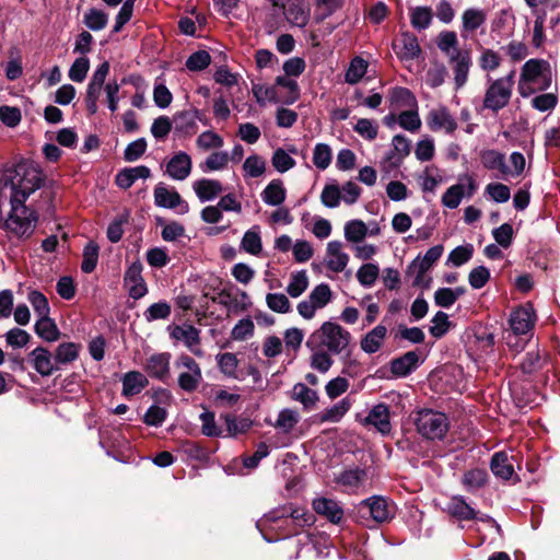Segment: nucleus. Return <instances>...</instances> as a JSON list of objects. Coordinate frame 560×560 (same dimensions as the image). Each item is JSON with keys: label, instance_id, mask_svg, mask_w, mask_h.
Instances as JSON below:
<instances>
[{"label": "nucleus", "instance_id": "9d476101", "mask_svg": "<svg viewBox=\"0 0 560 560\" xmlns=\"http://www.w3.org/2000/svg\"><path fill=\"white\" fill-rule=\"evenodd\" d=\"M324 262L334 272H341L346 269L349 262V255L343 252L341 242L330 241L327 243Z\"/></svg>", "mask_w": 560, "mask_h": 560}, {"label": "nucleus", "instance_id": "2f4dec72", "mask_svg": "<svg viewBox=\"0 0 560 560\" xmlns=\"http://www.w3.org/2000/svg\"><path fill=\"white\" fill-rule=\"evenodd\" d=\"M438 47L448 58H455V56L465 52V50L458 48L457 35L452 31H443L439 34Z\"/></svg>", "mask_w": 560, "mask_h": 560}, {"label": "nucleus", "instance_id": "3c124183", "mask_svg": "<svg viewBox=\"0 0 560 560\" xmlns=\"http://www.w3.org/2000/svg\"><path fill=\"white\" fill-rule=\"evenodd\" d=\"M481 163L488 170H498L501 177L504 178V154L495 150H487L481 153Z\"/></svg>", "mask_w": 560, "mask_h": 560}, {"label": "nucleus", "instance_id": "39448f33", "mask_svg": "<svg viewBox=\"0 0 560 560\" xmlns=\"http://www.w3.org/2000/svg\"><path fill=\"white\" fill-rule=\"evenodd\" d=\"M415 423L418 432L425 439H442L448 431V420L442 412L423 409L417 412Z\"/></svg>", "mask_w": 560, "mask_h": 560}, {"label": "nucleus", "instance_id": "7ed1b4c3", "mask_svg": "<svg viewBox=\"0 0 560 560\" xmlns=\"http://www.w3.org/2000/svg\"><path fill=\"white\" fill-rule=\"evenodd\" d=\"M351 335L340 325L332 322H325L319 329L314 331L306 345L310 348H324L330 353L339 354L348 347Z\"/></svg>", "mask_w": 560, "mask_h": 560}, {"label": "nucleus", "instance_id": "8fccbe9b", "mask_svg": "<svg viewBox=\"0 0 560 560\" xmlns=\"http://www.w3.org/2000/svg\"><path fill=\"white\" fill-rule=\"evenodd\" d=\"M545 363V354L538 349L528 351L521 363V370L524 374H533L539 371Z\"/></svg>", "mask_w": 560, "mask_h": 560}, {"label": "nucleus", "instance_id": "4d7b16f0", "mask_svg": "<svg viewBox=\"0 0 560 560\" xmlns=\"http://www.w3.org/2000/svg\"><path fill=\"white\" fill-rule=\"evenodd\" d=\"M78 358V346L73 342L60 343L56 349L55 361L58 364H67Z\"/></svg>", "mask_w": 560, "mask_h": 560}, {"label": "nucleus", "instance_id": "603ef678", "mask_svg": "<svg viewBox=\"0 0 560 560\" xmlns=\"http://www.w3.org/2000/svg\"><path fill=\"white\" fill-rule=\"evenodd\" d=\"M308 287V276L305 270L292 273L287 292L292 298L300 296Z\"/></svg>", "mask_w": 560, "mask_h": 560}, {"label": "nucleus", "instance_id": "c756f323", "mask_svg": "<svg viewBox=\"0 0 560 560\" xmlns=\"http://www.w3.org/2000/svg\"><path fill=\"white\" fill-rule=\"evenodd\" d=\"M490 466L494 476L504 480H509L514 474V468L511 458L504 452L495 453L492 456Z\"/></svg>", "mask_w": 560, "mask_h": 560}, {"label": "nucleus", "instance_id": "f3484780", "mask_svg": "<svg viewBox=\"0 0 560 560\" xmlns=\"http://www.w3.org/2000/svg\"><path fill=\"white\" fill-rule=\"evenodd\" d=\"M170 353H155L148 358L144 369L151 377L164 381L170 376Z\"/></svg>", "mask_w": 560, "mask_h": 560}, {"label": "nucleus", "instance_id": "e433bc0d", "mask_svg": "<svg viewBox=\"0 0 560 560\" xmlns=\"http://www.w3.org/2000/svg\"><path fill=\"white\" fill-rule=\"evenodd\" d=\"M267 170V163L264 158L257 154H253L246 158L243 164L244 177L256 178L265 174Z\"/></svg>", "mask_w": 560, "mask_h": 560}, {"label": "nucleus", "instance_id": "bf43d9fd", "mask_svg": "<svg viewBox=\"0 0 560 560\" xmlns=\"http://www.w3.org/2000/svg\"><path fill=\"white\" fill-rule=\"evenodd\" d=\"M485 194L493 201L503 203L511 197L510 188L501 183H490L485 188Z\"/></svg>", "mask_w": 560, "mask_h": 560}, {"label": "nucleus", "instance_id": "cd10ccee", "mask_svg": "<svg viewBox=\"0 0 560 560\" xmlns=\"http://www.w3.org/2000/svg\"><path fill=\"white\" fill-rule=\"evenodd\" d=\"M150 168L144 165L129 167L120 171L116 176V184L124 189L129 188L137 179L150 177Z\"/></svg>", "mask_w": 560, "mask_h": 560}, {"label": "nucleus", "instance_id": "f704fd0d", "mask_svg": "<svg viewBox=\"0 0 560 560\" xmlns=\"http://www.w3.org/2000/svg\"><path fill=\"white\" fill-rule=\"evenodd\" d=\"M443 246L436 245L427 250L422 258L413 261L412 266L418 270L417 279L423 276L432 265L442 256Z\"/></svg>", "mask_w": 560, "mask_h": 560}, {"label": "nucleus", "instance_id": "2eb2a0df", "mask_svg": "<svg viewBox=\"0 0 560 560\" xmlns=\"http://www.w3.org/2000/svg\"><path fill=\"white\" fill-rule=\"evenodd\" d=\"M393 47L401 60H413L421 52L417 37L410 33H402L400 38L393 44Z\"/></svg>", "mask_w": 560, "mask_h": 560}, {"label": "nucleus", "instance_id": "7c9ffc66", "mask_svg": "<svg viewBox=\"0 0 560 560\" xmlns=\"http://www.w3.org/2000/svg\"><path fill=\"white\" fill-rule=\"evenodd\" d=\"M148 385L147 377L137 371L125 374L122 378V394L125 396H133L139 394Z\"/></svg>", "mask_w": 560, "mask_h": 560}, {"label": "nucleus", "instance_id": "37998d69", "mask_svg": "<svg viewBox=\"0 0 560 560\" xmlns=\"http://www.w3.org/2000/svg\"><path fill=\"white\" fill-rule=\"evenodd\" d=\"M299 421V413L293 409L285 408L279 412L278 419L275 422L273 427L281 431L282 433H289L293 430V428L298 424Z\"/></svg>", "mask_w": 560, "mask_h": 560}, {"label": "nucleus", "instance_id": "c03bdc74", "mask_svg": "<svg viewBox=\"0 0 560 560\" xmlns=\"http://www.w3.org/2000/svg\"><path fill=\"white\" fill-rule=\"evenodd\" d=\"M291 397L300 401L305 408H312L318 399L316 392L302 383H298L293 386Z\"/></svg>", "mask_w": 560, "mask_h": 560}, {"label": "nucleus", "instance_id": "f257e3e1", "mask_svg": "<svg viewBox=\"0 0 560 560\" xmlns=\"http://www.w3.org/2000/svg\"><path fill=\"white\" fill-rule=\"evenodd\" d=\"M40 183L39 170L30 162H21L1 176L0 228L10 237H27L33 233L34 218L24 202Z\"/></svg>", "mask_w": 560, "mask_h": 560}, {"label": "nucleus", "instance_id": "393cba45", "mask_svg": "<svg viewBox=\"0 0 560 560\" xmlns=\"http://www.w3.org/2000/svg\"><path fill=\"white\" fill-rule=\"evenodd\" d=\"M287 197V189L283 182L279 178L272 179L262 190V201L272 207H278L283 203Z\"/></svg>", "mask_w": 560, "mask_h": 560}, {"label": "nucleus", "instance_id": "de8ad7c7", "mask_svg": "<svg viewBox=\"0 0 560 560\" xmlns=\"http://www.w3.org/2000/svg\"><path fill=\"white\" fill-rule=\"evenodd\" d=\"M380 276V268L376 264H363L357 271V279L362 287L371 288Z\"/></svg>", "mask_w": 560, "mask_h": 560}, {"label": "nucleus", "instance_id": "4c0bfd02", "mask_svg": "<svg viewBox=\"0 0 560 560\" xmlns=\"http://www.w3.org/2000/svg\"><path fill=\"white\" fill-rule=\"evenodd\" d=\"M290 516L293 522L300 526H311L315 522V517L311 514L306 509L296 508V506H288L282 510V513L278 517Z\"/></svg>", "mask_w": 560, "mask_h": 560}, {"label": "nucleus", "instance_id": "6e6552de", "mask_svg": "<svg viewBox=\"0 0 560 560\" xmlns=\"http://www.w3.org/2000/svg\"><path fill=\"white\" fill-rule=\"evenodd\" d=\"M359 513L362 517L370 516L376 523H384L394 516V510L385 498L374 495L363 500L359 504Z\"/></svg>", "mask_w": 560, "mask_h": 560}, {"label": "nucleus", "instance_id": "412c9836", "mask_svg": "<svg viewBox=\"0 0 560 560\" xmlns=\"http://www.w3.org/2000/svg\"><path fill=\"white\" fill-rule=\"evenodd\" d=\"M125 283L133 299H140L147 293L145 283L141 277V266L132 264L125 273Z\"/></svg>", "mask_w": 560, "mask_h": 560}, {"label": "nucleus", "instance_id": "0e129e2a", "mask_svg": "<svg viewBox=\"0 0 560 560\" xmlns=\"http://www.w3.org/2000/svg\"><path fill=\"white\" fill-rule=\"evenodd\" d=\"M308 299L315 304V306L323 308L331 300V290L328 284L320 283L312 290Z\"/></svg>", "mask_w": 560, "mask_h": 560}, {"label": "nucleus", "instance_id": "a211bd4d", "mask_svg": "<svg viewBox=\"0 0 560 560\" xmlns=\"http://www.w3.org/2000/svg\"><path fill=\"white\" fill-rule=\"evenodd\" d=\"M191 172V159L185 152L176 153L166 165V173L176 180L186 179Z\"/></svg>", "mask_w": 560, "mask_h": 560}, {"label": "nucleus", "instance_id": "bb28decb", "mask_svg": "<svg viewBox=\"0 0 560 560\" xmlns=\"http://www.w3.org/2000/svg\"><path fill=\"white\" fill-rule=\"evenodd\" d=\"M386 335L387 328L385 326H375L361 339V349L369 354L375 353L382 347Z\"/></svg>", "mask_w": 560, "mask_h": 560}, {"label": "nucleus", "instance_id": "c9c22d12", "mask_svg": "<svg viewBox=\"0 0 560 560\" xmlns=\"http://www.w3.org/2000/svg\"><path fill=\"white\" fill-rule=\"evenodd\" d=\"M241 247L248 254H260V252L262 250V244L259 226L255 225L245 232L241 242Z\"/></svg>", "mask_w": 560, "mask_h": 560}, {"label": "nucleus", "instance_id": "09e8293b", "mask_svg": "<svg viewBox=\"0 0 560 560\" xmlns=\"http://www.w3.org/2000/svg\"><path fill=\"white\" fill-rule=\"evenodd\" d=\"M218 366L225 376L232 378H238L236 370L238 366V360L234 353L224 352L217 355Z\"/></svg>", "mask_w": 560, "mask_h": 560}, {"label": "nucleus", "instance_id": "dca6fc26", "mask_svg": "<svg viewBox=\"0 0 560 560\" xmlns=\"http://www.w3.org/2000/svg\"><path fill=\"white\" fill-rule=\"evenodd\" d=\"M172 338L180 340L196 355H201L199 348L200 336L199 330L192 325L175 326L171 332Z\"/></svg>", "mask_w": 560, "mask_h": 560}, {"label": "nucleus", "instance_id": "c85d7f7f", "mask_svg": "<svg viewBox=\"0 0 560 560\" xmlns=\"http://www.w3.org/2000/svg\"><path fill=\"white\" fill-rule=\"evenodd\" d=\"M487 14L481 9L470 8L462 14L463 36L472 33L486 23Z\"/></svg>", "mask_w": 560, "mask_h": 560}, {"label": "nucleus", "instance_id": "a18cd8bd", "mask_svg": "<svg viewBox=\"0 0 560 560\" xmlns=\"http://www.w3.org/2000/svg\"><path fill=\"white\" fill-rule=\"evenodd\" d=\"M368 235V228L361 220H351L345 224V237L350 243H360Z\"/></svg>", "mask_w": 560, "mask_h": 560}, {"label": "nucleus", "instance_id": "338daca9", "mask_svg": "<svg viewBox=\"0 0 560 560\" xmlns=\"http://www.w3.org/2000/svg\"><path fill=\"white\" fill-rule=\"evenodd\" d=\"M255 325L254 322L249 318L241 319L232 329L231 337L234 340H246L254 335Z\"/></svg>", "mask_w": 560, "mask_h": 560}, {"label": "nucleus", "instance_id": "9b49d317", "mask_svg": "<svg viewBox=\"0 0 560 560\" xmlns=\"http://www.w3.org/2000/svg\"><path fill=\"white\" fill-rule=\"evenodd\" d=\"M535 314L530 306L520 307L510 315V327L514 335H526L534 326Z\"/></svg>", "mask_w": 560, "mask_h": 560}, {"label": "nucleus", "instance_id": "e2e57ef3", "mask_svg": "<svg viewBox=\"0 0 560 560\" xmlns=\"http://www.w3.org/2000/svg\"><path fill=\"white\" fill-rule=\"evenodd\" d=\"M287 20L299 27H304L310 20V13L308 11L303 8L301 4H292L287 13H285Z\"/></svg>", "mask_w": 560, "mask_h": 560}, {"label": "nucleus", "instance_id": "1a4fd4ad", "mask_svg": "<svg viewBox=\"0 0 560 560\" xmlns=\"http://www.w3.org/2000/svg\"><path fill=\"white\" fill-rule=\"evenodd\" d=\"M154 202L158 207L166 209H178V213L185 214L189 211L188 203L182 199L175 188H170L160 183L154 188Z\"/></svg>", "mask_w": 560, "mask_h": 560}, {"label": "nucleus", "instance_id": "6e6d98bb", "mask_svg": "<svg viewBox=\"0 0 560 560\" xmlns=\"http://www.w3.org/2000/svg\"><path fill=\"white\" fill-rule=\"evenodd\" d=\"M196 144L199 149L205 151L220 149L223 147V138L211 130H207L197 137Z\"/></svg>", "mask_w": 560, "mask_h": 560}, {"label": "nucleus", "instance_id": "774afa93", "mask_svg": "<svg viewBox=\"0 0 560 560\" xmlns=\"http://www.w3.org/2000/svg\"><path fill=\"white\" fill-rule=\"evenodd\" d=\"M472 253L474 247L470 244L457 246L450 253L447 261L455 267H459L472 257Z\"/></svg>", "mask_w": 560, "mask_h": 560}, {"label": "nucleus", "instance_id": "f03ea898", "mask_svg": "<svg viewBox=\"0 0 560 560\" xmlns=\"http://www.w3.org/2000/svg\"><path fill=\"white\" fill-rule=\"evenodd\" d=\"M553 77L555 73L549 61L532 58L521 67L517 92L523 98L545 92L550 89Z\"/></svg>", "mask_w": 560, "mask_h": 560}, {"label": "nucleus", "instance_id": "5701e85b", "mask_svg": "<svg viewBox=\"0 0 560 560\" xmlns=\"http://www.w3.org/2000/svg\"><path fill=\"white\" fill-rule=\"evenodd\" d=\"M192 188L201 202L214 199L223 190L222 184L219 180L209 178L196 180Z\"/></svg>", "mask_w": 560, "mask_h": 560}, {"label": "nucleus", "instance_id": "b1692460", "mask_svg": "<svg viewBox=\"0 0 560 560\" xmlns=\"http://www.w3.org/2000/svg\"><path fill=\"white\" fill-rule=\"evenodd\" d=\"M388 101L390 108L399 110L401 108H417L418 103L415 95L406 88L397 86L389 91Z\"/></svg>", "mask_w": 560, "mask_h": 560}, {"label": "nucleus", "instance_id": "69168bd1", "mask_svg": "<svg viewBox=\"0 0 560 560\" xmlns=\"http://www.w3.org/2000/svg\"><path fill=\"white\" fill-rule=\"evenodd\" d=\"M533 108L538 112H548L553 109L558 104V96L556 93H541L533 97L530 102Z\"/></svg>", "mask_w": 560, "mask_h": 560}, {"label": "nucleus", "instance_id": "4be33fe9", "mask_svg": "<svg viewBox=\"0 0 560 560\" xmlns=\"http://www.w3.org/2000/svg\"><path fill=\"white\" fill-rule=\"evenodd\" d=\"M364 422L373 425L382 434L388 433L392 428L388 407L385 404L374 406Z\"/></svg>", "mask_w": 560, "mask_h": 560}, {"label": "nucleus", "instance_id": "4468645a", "mask_svg": "<svg viewBox=\"0 0 560 560\" xmlns=\"http://www.w3.org/2000/svg\"><path fill=\"white\" fill-rule=\"evenodd\" d=\"M212 300L232 312L246 310L250 305L249 296L242 290H223Z\"/></svg>", "mask_w": 560, "mask_h": 560}, {"label": "nucleus", "instance_id": "5fc2aeb1", "mask_svg": "<svg viewBox=\"0 0 560 560\" xmlns=\"http://www.w3.org/2000/svg\"><path fill=\"white\" fill-rule=\"evenodd\" d=\"M343 4V0H316V13L315 19L317 22H322L334 12L339 10Z\"/></svg>", "mask_w": 560, "mask_h": 560}, {"label": "nucleus", "instance_id": "49530a36", "mask_svg": "<svg viewBox=\"0 0 560 560\" xmlns=\"http://www.w3.org/2000/svg\"><path fill=\"white\" fill-rule=\"evenodd\" d=\"M447 511L450 514L460 520H472L476 517L475 510L459 497L452 498L447 504Z\"/></svg>", "mask_w": 560, "mask_h": 560}, {"label": "nucleus", "instance_id": "473e14b6", "mask_svg": "<svg viewBox=\"0 0 560 560\" xmlns=\"http://www.w3.org/2000/svg\"><path fill=\"white\" fill-rule=\"evenodd\" d=\"M296 149L294 147L290 148L285 151L282 148H278L273 151L271 156V164L275 170L279 173H285L295 166V160L290 155V153H295Z\"/></svg>", "mask_w": 560, "mask_h": 560}, {"label": "nucleus", "instance_id": "052dcab7", "mask_svg": "<svg viewBox=\"0 0 560 560\" xmlns=\"http://www.w3.org/2000/svg\"><path fill=\"white\" fill-rule=\"evenodd\" d=\"M331 149L325 143H318L314 148L313 163L319 170H326L331 163Z\"/></svg>", "mask_w": 560, "mask_h": 560}, {"label": "nucleus", "instance_id": "72a5a7b5", "mask_svg": "<svg viewBox=\"0 0 560 560\" xmlns=\"http://www.w3.org/2000/svg\"><path fill=\"white\" fill-rule=\"evenodd\" d=\"M350 406H351V404H350L349 399L345 398V399L340 400L339 402H337L336 405H334L332 407L322 411L317 416V418L320 422H331V423L339 422L342 419V417L348 412V410L350 409Z\"/></svg>", "mask_w": 560, "mask_h": 560}, {"label": "nucleus", "instance_id": "864d4df0", "mask_svg": "<svg viewBox=\"0 0 560 560\" xmlns=\"http://www.w3.org/2000/svg\"><path fill=\"white\" fill-rule=\"evenodd\" d=\"M228 163V152L215 151L206 159V161L200 165V167L203 172H214L225 168Z\"/></svg>", "mask_w": 560, "mask_h": 560}, {"label": "nucleus", "instance_id": "58836bf2", "mask_svg": "<svg viewBox=\"0 0 560 560\" xmlns=\"http://www.w3.org/2000/svg\"><path fill=\"white\" fill-rule=\"evenodd\" d=\"M36 334L46 341H56L59 337V330L49 315L39 317L35 324Z\"/></svg>", "mask_w": 560, "mask_h": 560}, {"label": "nucleus", "instance_id": "a19ab883", "mask_svg": "<svg viewBox=\"0 0 560 560\" xmlns=\"http://www.w3.org/2000/svg\"><path fill=\"white\" fill-rule=\"evenodd\" d=\"M433 19L432 9L429 7H416L410 11V22L416 30H425Z\"/></svg>", "mask_w": 560, "mask_h": 560}, {"label": "nucleus", "instance_id": "79ce46f5", "mask_svg": "<svg viewBox=\"0 0 560 560\" xmlns=\"http://www.w3.org/2000/svg\"><path fill=\"white\" fill-rule=\"evenodd\" d=\"M365 479L363 469L354 468L341 471L336 477V482L349 489L358 488Z\"/></svg>", "mask_w": 560, "mask_h": 560}, {"label": "nucleus", "instance_id": "680f3d73", "mask_svg": "<svg viewBox=\"0 0 560 560\" xmlns=\"http://www.w3.org/2000/svg\"><path fill=\"white\" fill-rule=\"evenodd\" d=\"M398 122L401 128L408 131H417L421 126V120L417 108H407L398 116Z\"/></svg>", "mask_w": 560, "mask_h": 560}, {"label": "nucleus", "instance_id": "423d86ee", "mask_svg": "<svg viewBox=\"0 0 560 560\" xmlns=\"http://www.w3.org/2000/svg\"><path fill=\"white\" fill-rule=\"evenodd\" d=\"M175 366L179 370L178 385L186 392H194L202 380V373L199 364L189 355H180Z\"/></svg>", "mask_w": 560, "mask_h": 560}, {"label": "nucleus", "instance_id": "ea45409f", "mask_svg": "<svg viewBox=\"0 0 560 560\" xmlns=\"http://www.w3.org/2000/svg\"><path fill=\"white\" fill-rule=\"evenodd\" d=\"M369 63L361 57H354L345 75V81L349 84H357L366 73Z\"/></svg>", "mask_w": 560, "mask_h": 560}, {"label": "nucleus", "instance_id": "aec40b11", "mask_svg": "<svg viewBox=\"0 0 560 560\" xmlns=\"http://www.w3.org/2000/svg\"><path fill=\"white\" fill-rule=\"evenodd\" d=\"M450 62L453 65L452 70L454 73L455 89H462L467 80L468 73L471 67V58L468 51H465L455 58H450Z\"/></svg>", "mask_w": 560, "mask_h": 560}, {"label": "nucleus", "instance_id": "6ab92c4d", "mask_svg": "<svg viewBox=\"0 0 560 560\" xmlns=\"http://www.w3.org/2000/svg\"><path fill=\"white\" fill-rule=\"evenodd\" d=\"M30 357L32 358L33 366L42 376H49L58 370L57 363L51 353L42 347L34 349Z\"/></svg>", "mask_w": 560, "mask_h": 560}, {"label": "nucleus", "instance_id": "13d9d810", "mask_svg": "<svg viewBox=\"0 0 560 560\" xmlns=\"http://www.w3.org/2000/svg\"><path fill=\"white\" fill-rule=\"evenodd\" d=\"M478 63L483 71L492 72L500 67L501 57L492 49H482L478 58Z\"/></svg>", "mask_w": 560, "mask_h": 560}, {"label": "nucleus", "instance_id": "0eeeda50", "mask_svg": "<svg viewBox=\"0 0 560 560\" xmlns=\"http://www.w3.org/2000/svg\"><path fill=\"white\" fill-rule=\"evenodd\" d=\"M477 190V184L472 176L464 175L459 178V182L444 192L442 196V203L446 208L455 209L459 206L462 199L471 197Z\"/></svg>", "mask_w": 560, "mask_h": 560}, {"label": "nucleus", "instance_id": "f8f14e48", "mask_svg": "<svg viewBox=\"0 0 560 560\" xmlns=\"http://www.w3.org/2000/svg\"><path fill=\"white\" fill-rule=\"evenodd\" d=\"M314 511L334 524H339L343 518V510L340 504L325 497L316 498L312 502Z\"/></svg>", "mask_w": 560, "mask_h": 560}, {"label": "nucleus", "instance_id": "ddd939ff", "mask_svg": "<svg viewBox=\"0 0 560 560\" xmlns=\"http://www.w3.org/2000/svg\"><path fill=\"white\" fill-rule=\"evenodd\" d=\"M428 126L433 131L444 130L452 133L456 130L457 124L446 107L432 109L427 118Z\"/></svg>", "mask_w": 560, "mask_h": 560}, {"label": "nucleus", "instance_id": "a878e982", "mask_svg": "<svg viewBox=\"0 0 560 560\" xmlns=\"http://www.w3.org/2000/svg\"><path fill=\"white\" fill-rule=\"evenodd\" d=\"M418 363L419 354L416 351H409L390 362V371L396 376H407L416 370Z\"/></svg>", "mask_w": 560, "mask_h": 560}, {"label": "nucleus", "instance_id": "20e7f679", "mask_svg": "<svg viewBox=\"0 0 560 560\" xmlns=\"http://www.w3.org/2000/svg\"><path fill=\"white\" fill-rule=\"evenodd\" d=\"M515 72L500 78L487 77L482 107L497 114L506 107L513 95Z\"/></svg>", "mask_w": 560, "mask_h": 560}]
</instances>
